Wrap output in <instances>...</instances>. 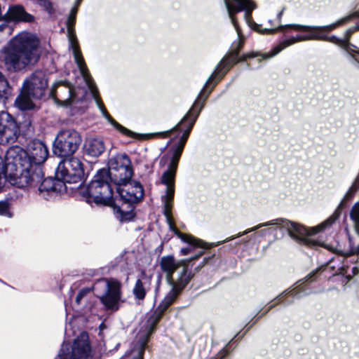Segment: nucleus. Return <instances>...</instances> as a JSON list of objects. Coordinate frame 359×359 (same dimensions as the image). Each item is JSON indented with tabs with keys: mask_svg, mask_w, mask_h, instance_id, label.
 Instances as JSON below:
<instances>
[{
	"mask_svg": "<svg viewBox=\"0 0 359 359\" xmlns=\"http://www.w3.org/2000/svg\"><path fill=\"white\" fill-rule=\"evenodd\" d=\"M224 1L229 17L237 32L238 40L237 42L233 43V46L234 47L233 49L217 65L215 70L208 77L203 88L201 90L193 105L182 120L171 130L159 133L163 137H168L174 131L183 130V133L180 139L170 149L172 153L171 159L167 168L163 172L161 180H175L178 162L183 149L190 132L204 107L205 102L217 82L223 79L234 65L238 62L237 58L244 44L245 39L236 22L235 14L244 11V17L247 23L253 30L259 33L254 29L255 22L250 21L251 13L256 7L253 1L251 0H224Z\"/></svg>",
	"mask_w": 359,
	"mask_h": 359,
	"instance_id": "f257e3e1",
	"label": "nucleus"
},
{
	"mask_svg": "<svg viewBox=\"0 0 359 359\" xmlns=\"http://www.w3.org/2000/svg\"><path fill=\"white\" fill-rule=\"evenodd\" d=\"M165 186V194L161 196V201L163 205V215L166 219V222L170 231H172L183 242L188 243L190 246L182 248L180 250L182 255H188L194 247L201 248H210L212 246H217L226 242L230 241L234 238L243 236L248 233L255 231L263 226H276L280 230H285L289 236L294 240L310 247L321 246L326 248V244L311 238V236L323 231L326 228V220L322 224L307 229L305 226L290 221L284 218H277L267 222L261 223L258 225L246 229L243 232H239L237 235L226 238L224 241L212 243L208 245L202 240L198 239L191 235L181 233L175 226L174 219L172 215V209L173 206L175 194V181H161Z\"/></svg>",
	"mask_w": 359,
	"mask_h": 359,
	"instance_id": "f03ea898",
	"label": "nucleus"
},
{
	"mask_svg": "<svg viewBox=\"0 0 359 359\" xmlns=\"http://www.w3.org/2000/svg\"><path fill=\"white\" fill-rule=\"evenodd\" d=\"M203 253L202 250L198 255L189 259L176 260L172 256L161 257V269L165 273L167 282L171 286V290L149 318L145 331L140 334L137 344L131 351L133 359H142L149 338L155 330L163 313L175 302L194 277V273L191 271H188L189 262L198 259Z\"/></svg>",
	"mask_w": 359,
	"mask_h": 359,
	"instance_id": "7ed1b4c3",
	"label": "nucleus"
},
{
	"mask_svg": "<svg viewBox=\"0 0 359 359\" xmlns=\"http://www.w3.org/2000/svg\"><path fill=\"white\" fill-rule=\"evenodd\" d=\"M48 156V147L37 139L30 140L26 150L19 146L10 147L6 153V162L4 164L5 180H43L41 165Z\"/></svg>",
	"mask_w": 359,
	"mask_h": 359,
	"instance_id": "20e7f679",
	"label": "nucleus"
},
{
	"mask_svg": "<svg viewBox=\"0 0 359 359\" xmlns=\"http://www.w3.org/2000/svg\"><path fill=\"white\" fill-rule=\"evenodd\" d=\"M41 42L34 34L22 32L11 38L0 50V67L8 74L25 72L39 61Z\"/></svg>",
	"mask_w": 359,
	"mask_h": 359,
	"instance_id": "39448f33",
	"label": "nucleus"
},
{
	"mask_svg": "<svg viewBox=\"0 0 359 359\" xmlns=\"http://www.w3.org/2000/svg\"><path fill=\"white\" fill-rule=\"evenodd\" d=\"M83 181L75 193L88 203L94 202L97 205H109L112 203L113 190L116 181ZM70 189H74V187Z\"/></svg>",
	"mask_w": 359,
	"mask_h": 359,
	"instance_id": "423d86ee",
	"label": "nucleus"
},
{
	"mask_svg": "<svg viewBox=\"0 0 359 359\" xmlns=\"http://www.w3.org/2000/svg\"><path fill=\"white\" fill-rule=\"evenodd\" d=\"M94 290L105 309L118 311L121 300V284L114 278H101L94 285Z\"/></svg>",
	"mask_w": 359,
	"mask_h": 359,
	"instance_id": "0eeeda50",
	"label": "nucleus"
},
{
	"mask_svg": "<svg viewBox=\"0 0 359 359\" xmlns=\"http://www.w3.org/2000/svg\"><path fill=\"white\" fill-rule=\"evenodd\" d=\"M260 25L255 23L254 29L257 30L261 34H273L279 31H283L285 28H292L297 31L304 30L309 32L308 34H305L306 41H328L332 43H343L342 41L339 40V38L332 35L327 36L324 29H316V28H308L318 27V25H304L300 24H287L280 25L276 28H264L262 29Z\"/></svg>",
	"mask_w": 359,
	"mask_h": 359,
	"instance_id": "6e6552de",
	"label": "nucleus"
},
{
	"mask_svg": "<svg viewBox=\"0 0 359 359\" xmlns=\"http://www.w3.org/2000/svg\"><path fill=\"white\" fill-rule=\"evenodd\" d=\"M81 142V137L76 130H60L53 143V153L62 158L72 157L79 149Z\"/></svg>",
	"mask_w": 359,
	"mask_h": 359,
	"instance_id": "1a4fd4ad",
	"label": "nucleus"
},
{
	"mask_svg": "<svg viewBox=\"0 0 359 359\" xmlns=\"http://www.w3.org/2000/svg\"><path fill=\"white\" fill-rule=\"evenodd\" d=\"M56 359H93L88 334L81 333L74 339L71 348L68 344L64 342Z\"/></svg>",
	"mask_w": 359,
	"mask_h": 359,
	"instance_id": "9d476101",
	"label": "nucleus"
},
{
	"mask_svg": "<svg viewBox=\"0 0 359 359\" xmlns=\"http://www.w3.org/2000/svg\"><path fill=\"white\" fill-rule=\"evenodd\" d=\"M89 170L90 168H85L79 158L72 157L67 163V165L62 161L59 163L54 177H48L44 180H66V177L87 180Z\"/></svg>",
	"mask_w": 359,
	"mask_h": 359,
	"instance_id": "9b49d317",
	"label": "nucleus"
},
{
	"mask_svg": "<svg viewBox=\"0 0 359 359\" xmlns=\"http://www.w3.org/2000/svg\"><path fill=\"white\" fill-rule=\"evenodd\" d=\"M81 1L82 0H76L75 5L73 8H72L67 19L66 26L67 29V37L69 40V48L72 50L74 58L78 66V68L82 69L81 71L83 72L85 61L79 46L74 29L78 7L80 5Z\"/></svg>",
	"mask_w": 359,
	"mask_h": 359,
	"instance_id": "f8f14e48",
	"label": "nucleus"
},
{
	"mask_svg": "<svg viewBox=\"0 0 359 359\" xmlns=\"http://www.w3.org/2000/svg\"><path fill=\"white\" fill-rule=\"evenodd\" d=\"M48 85L46 72L36 69L23 81L22 87L34 100L41 99L45 95Z\"/></svg>",
	"mask_w": 359,
	"mask_h": 359,
	"instance_id": "ddd939ff",
	"label": "nucleus"
},
{
	"mask_svg": "<svg viewBox=\"0 0 359 359\" xmlns=\"http://www.w3.org/2000/svg\"><path fill=\"white\" fill-rule=\"evenodd\" d=\"M109 169L112 170L115 180H133L135 176L134 167L126 154H117L108 161Z\"/></svg>",
	"mask_w": 359,
	"mask_h": 359,
	"instance_id": "4468645a",
	"label": "nucleus"
},
{
	"mask_svg": "<svg viewBox=\"0 0 359 359\" xmlns=\"http://www.w3.org/2000/svg\"><path fill=\"white\" fill-rule=\"evenodd\" d=\"M20 134L15 119L7 111L0 112V144L14 143Z\"/></svg>",
	"mask_w": 359,
	"mask_h": 359,
	"instance_id": "2eb2a0df",
	"label": "nucleus"
},
{
	"mask_svg": "<svg viewBox=\"0 0 359 359\" xmlns=\"http://www.w3.org/2000/svg\"><path fill=\"white\" fill-rule=\"evenodd\" d=\"M123 201L128 203L140 201L144 196V189L139 181H119L114 184Z\"/></svg>",
	"mask_w": 359,
	"mask_h": 359,
	"instance_id": "dca6fc26",
	"label": "nucleus"
},
{
	"mask_svg": "<svg viewBox=\"0 0 359 359\" xmlns=\"http://www.w3.org/2000/svg\"><path fill=\"white\" fill-rule=\"evenodd\" d=\"M39 194L46 200H49L57 194L67 191V183L72 184L78 181H39Z\"/></svg>",
	"mask_w": 359,
	"mask_h": 359,
	"instance_id": "f3484780",
	"label": "nucleus"
},
{
	"mask_svg": "<svg viewBox=\"0 0 359 359\" xmlns=\"http://www.w3.org/2000/svg\"><path fill=\"white\" fill-rule=\"evenodd\" d=\"M325 267L321 266L316 270L311 272L308 274L304 279L299 280L297 283H295L294 287L292 289H287L285 290L283 293L278 295L276 299H277L279 302H286L287 304L291 303V302H287L285 299V296L290 295L297 298L302 297L303 295H307L309 293L305 291L304 284L305 282H313L315 280L314 277L318 274Z\"/></svg>",
	"mask_w": 359,
	"mask_h": 359,
	"instance_id": "a211bd4d",
	"label": "nucleus"
},
{
	"mask_svg": "<svg viewBox=\"0 0 359 359\" xmlns=\"http://www.w3.org/2000/svg\"><path fill=\"white\" fill-rule=\"evenodd\" d=\"M6 21H22L32 22L34 21V16L27 13L24 7L20 5L8 8L7 12L2 16Z\"/></svg>",
	"mask_w": 359,
	"mask_h": 359,
	"instance_id": "6ab92c4d",
	"label": "nucleus"
},
{
	"mask_svg": "<svg viewBox=\"0 0 359 359\" xmlns=\"http://www.w3.org/2000/svg\"><path fill=\"white\" fill-rule=\"evenodd\" d=\"M151 276H147L144 271L141 272L140 276L137 279L133 288V294L135 299L142 301L145 298L147 291L150 288Z\"/></svg>",
	"mask_w": 359,
	"mask_h": 359,
	"instance_id": "aec40b11",
	"label": "nucleus"
},
{
	"mask_svg": "<svg viewBox=\"0 0 359 359\" xmlns=\"http://www.w3.org/2000/svg\"><path fill=\"white\" fill-rule=\"evenodd\" d=\"M305 41H306L305 34L297 35L295 36H292L290 39H284L283 41L280 42L277 46H276L271 53L262 54V57L264 60L271 58L275 55H278L285 48L292 46L296 43Z\"/></svg>",
	"mask_w": 359,
	"mask_h": 359,
	"instance_id": "412c9836",
	"label": "nucleus"
},
{
	"mask_svg": "<svg viewBox=\"0 0 359 359\" xmlns=\"http://www.w3.org/2000/svg\"><path fill=\"white\" fill-rule=\"evenodd\" d=\"M83 67H85V68H83V72L81 71L82 69H79V72L81 73V75L82 76V77H83V80L85 81L86 85L88 86V88L90 90L92 95H93V98L95 99V101L98 108L100 109V111H103L106 109L98 96V91L95 86V83L93 82V78L91 77V76L89 74V71H88V69L86 63L84 64Z\"/></svg>",
	"mask_w": 359,
	"mask_h": 359,
	"instance_id": "4be33fe9",
	"label": "nucleus"
},
{
	"mask_svg": "<svg viewBox=\"0 0 359 359\" xmlns=\"http://www.w3.org/2000/svg\"><path fill=\"white\" fill-rule=\"evenodd\" d=\"M83 67H85V68H83V72L81 71L82 69H79V72L81 73V75L82 76V77H83V80L85 81L86 85L88 86V88L90 90L92 95H93V98L95 99V101L98 108L100 109V111H103L106 109L98 96V91L95 86V83L93 82V78L91 77V76L89 74V71H88V69L86 63L84 64Z\"/></svg>",
	"mask_w": 359,
	"mask_h": 359,
	"instance_id": "5701e85b",
	"label": "nucleus"
},
{
	"mask_svg": "<svg viewBox=\"0 0 359 359\" xmlns=\"http://www.w3.org/2000/svg\"><path fill=\"white\" fill-rule=\"evenodd\" d=\"M32 99H34L32 96L28 94L26 89L22 86L20 93L15 98V105L22 111L32 109L34 107Z\"/></svg>",
	"mask_w": 359,
	"mask_h": 359,
	"instance_id": "b1692460",
	"label": "nucleus"
},
{
	"mask_svg": "<svg viewBox=\"0 0 359 359\" xmlns=\"http://www.w3.org/2000/svg\"><path fill=\"white\" fill-rule=\"evenodd\" d=\"M105 151L103 140L93 139L90 140L86 147V154L92 157H98Z\"/></svg>",
	"mask_w": 359,
	"mask_h": 359,
	"instance_id": "393cba45",
	"label": "nucleus"
},
{
	"mask_svg": "<svg viewBox=\"0 0 359 359\" xmlns=\"http://www.w3.org/2000/svg\"><path fill=\"white\" fill-rule=\"evenodd\" d=\"M357 30H359V25H355L353 27H351V28L346 29L344 33V39L339 38V40L342 41L343 43L341 44H340V43H335V44L339 46V47L342 48L343 49H344L348 54L352 55V53L355 52L353 50V48H355V46L354 45L351 44L349 42V41H350V38H351L352 34Z\"/></svg>",
	"mask_w": 359,
	"mask_h": 359,
	"instance_id": "a878e982",
	"label": "nucleus"
},
{
	"mask_svg": "<svg viewBox=\"0 0 359 359\" xmlns=\"http://www.w3.org/2000/svg\"><path fill=\"white\" fill-rule=\"evenodd\" d=\"M135 176L140 178L149 177L153 172V167L151 164L142 161H138L134 166Z\"/></svg>",
	"mask_w": 359,
	"mask_h": 359,
	"instance_id": "bb28decb",
	"label": "nucleus"
},
{
	"mask_svg": "<svg viewBox=\"0 0 359 359\" xmlns=\"http://www.w3.org/2000/svg\"><path fill=\"white\" fill-rule=\"evenodd\" d=\"M12 88L5 76L0 72V102L5 103L11 95Z\"/></svg>",
	"mask_w": 359,
	"mask_h": 359,
	"instance_id": "cd10ccee",
	"label": "nucleus"
},
{
	"mask_svg": "<svg viewBox=\"0 0 359 359\" xmlns=\"http://www.w3.org/2000/svg\"><path fill=\"white\" fill-rule=\"evenodd\" d=\"M63 86L65 93L67 95L66 100H69L72 98V89L69 86V84L68 82L65 81H60L55 83L53 88L50 90V94L53 96H56L57 93H59L58 89L59 88Z\"/></svg>",
	"mask_w": 359,
	"mask_h": 359,
	"instance_id": "c85d7f7f",
	"label": "nucleus"
},
{
	"mask_svg": "<svg viewBox=\"0 0 359 359\" xmlns=\"http://www.w3.org/2000/svg\"><path fill=\"white\" fill-rule=\"evenodd\" d=\"M30 181H0V192L4 191L10 186L22 189H27L29 185Z\"/></svg>",
	"mask_w": 359,
	"mask_h": 359,
	"instance_id": "c756f323",
	"label": "nucleus"
},
{
	"mask_svg": "<svg viewBox=\"0 0 359 359\" xmlns=\"http://www.w3.org/2000/svg\"><path fill=\"white\" fill-rule=\"evenodd\" d=\"M105 118L107 120V121L114 126V128H116L117 130L121 132L122 134L128 136V137H135V133L133 131L128 130V128H125L124 126H121L120 123L116 122L114 118L111 117V116L109 114L105 117Z\"/></svg>",
	"mask_w": 359,
	"mask_h": 359,
	"instance_id": "7c9ffc66",
	"label": "nucleus"
},
{
	"mask_svg": "<svg viewBox=\"0 0 359 359\" xmlns=\"http://www.w3.org/2000/svg\"><path fill=\"white\" fill-rule=\"evenodd\" d=\"M93 180H115L112 170L107 168H102L99 169L95 175L93 176Z\"/></svg>",
	"mask_w": 359,
	"mask_h": 359,
	"instance_id": "2f4dec72",
	"label": "nucleus"
},
{
	"mask_svg": "<svg viewBox=\"0 0 359 359\" xmlns=\"http://www.w3.org/2000/svg\"><path fill=\"white\" fill-rule=\"evenodd\" d=\"M348 22V18H342L338 20H337L336 22H333V23H331L330 25H323V26H321V27H315L314 28H316V29H325V32H331L335 29H337V27L346 24Z\"/></svg>",
	"mask_w": 359,
	"mask_h": 359,
	"instance_id": "473e14b6",
	"label": "nucleus"
},
{
	"mask_svg": "<svg viewBox=\"0 0 359 359\" xmlns=\"http://www.w3.org/2000/svg\"><path fill=\"white\" fill-rule=\"evenodd\" d=\"M33 2L46 11L49 15L54 13L55 10L50 0H33Z\"/></svg>",
	"mask_w": 359,
	"mask_h": 359,
	"instance_id": "72a5a7b5",
	"label": "nucleus"
},
{
	"mask_svg": "<svg viewBox=\"0 0 359 359\" xmlns=\"http://www.w3.org/2000/svg\"><path fill=\"white\" fill-rule=\"evenodd\" d=\"M0 215L12 217L13 215L9 211L8 204L6 202L0 201Z\"/></svg>",
	"mask_w": 359,
	"mask_h": 359,
	"instance_id": "f704fd0d",
	"label": "nucleus"
},
{
	"mask_svg": "<svg viewBox=\"0 0 359 359\" xmlns=\"http://www.w3.org/2000/svg\"><path fill=\"white\" fill-rule=\"evenodd\" d=\"M90 292L89 288H83L77 294L75 302L77 304H80L82 299Z\"/></svg>",
	"mask_w": 359,
	"mask_h": 359,
	"instance_id": "c9c22d12",
	"label": "nucleus"
},
{
	"mask_svg": "<svg viewBox=\"0 0 359 359\" xmlns=\"http://www.w3.org/2000/svg\"><path fill=\"white\" fill-rule=\"evenodd\" d=\"M257 55H258V54L255 53H250L244 54L241 57H238L237 61H238V62H245L248 58L255 57Z\"/></svg>",
	"mask_w": 359,
	"mask_h": 359,
	"instance_id": "e433bc0d",
	"label": "nucleus"
},
{
	"mask_svg": "<svg viewBox=\"0 0 359 359\" xmlns=\"http://www.w3.org/2000/svg\"><path fill=\"white\" fill-rule=\"evenodd\" d=\"M6 177V176L4 168L3 159L0 156V180H5Z\"/></svg>",
	"mask_w": 359,
	"mask_h": 359,
	"instance_id": "4c0bfd02",
	"label": "nucleus"
},
{
	"mask_svg": "<svg viewBox=\"0 0 359 359\" xmlns=\"http://www.w3.org/2000/svg\"><path fill=\"white\" fill-rule=\"evenodd\" d=\"M229 354L227 346L223 348L217 355V359H223Z\"/></svg>",
	"mask_w": 359,
	"mask_h": 359,
	"instance_id": "58836bf2",
	"label": "nucleus"
},
{
	"mask_svg": "<svg viewBox=\"0 0 359 359\" xmlns=\"http://www.w3.org/2000/svg\"><path fill=\"white\" fill-rule=\"evenodd\" d=\"M344 18H348V22L355 18H359V11H355L354 13L345 16Z\"/></svg>",
	"mask_w": 359,
	"mask_h": 359,
	"instance_id": "ea45409f",
	"label": "nucleus"
},
{
	"mask_svg": "<svg viewBox=\"0 0 359 359\" xmlns=\"http://www.w3.org/2000/svg\"><path fill=\"white\" fill-rule=\"evenodd\" d=\"M285 11V8H283L280 12H278L276 15V19L278 20V22H281V20H282V16H283V12Z\"/></svg>",
	"mask_w": 359,
	"mask_h": 359,
	"instance_id": "a19ab883",
	"label": "nucleus"
},
{
	"mask_svg": "<svg viewBox=\"0 0 359 359\" xmlns=\"http://www.w3.org/2000/svg\"><path fill=\"white\" fill-rule=\"evenodd\" d=\"M120 212L121 215V219H127L128 218V216L130 217L133 215L132 212H128L127 214L125 215L121 210H120Z\"/></svg>",
	"mask_w": 359,
	"mask_h": 359,
	"instance_id": "79ce46f5",
	"label": "nucleus"
},
{
	"mask_svg": "<svg viewBox=\"0 0 359 359\" xmlns=\"http://www.w3.org/2000/svg\"><path fill=\"white\" fill-rule=\"evenodd\" d=\"M352 273L353 276H356L359 273V268L358 266H354L352 268Z\"/></svg>",
	"mask_w": 359,
	"mask_h": 359,
	"instance_id": "37998d69",
	"label": "nucleus"
},
{
	"mask_svg": "<svg viewBox=\"0 0 359 359\" xmlns=\"http://www.w3.org/2000/svg\"><path fill=\"white\" fill-rule=\"evenodd\" d=\"M6 29H9V27H8L7 25H6L5 23H2V24L0 25V32H2V31H4Z\"/></svg>",
	"mask_w": 359,
	"mask_h": 359,
	"instance_id": "c03bdc74",
	"label": "nucleus"
},
{
	"mask_svg": "<svg viewBox=\"0 0 359 359\" xmlns=\"http://www.w3.org/2000/svg\"><path fill=\"white\" fill-rule=\"evenodd\" d=\"M204 264H205V262H203V264H202L199 265L198 266H197V267L196 268V271H198L201 268H202V267H203V266Z\"/></svg>",
	"mask_w": 359,
	"mask_h": 359,
	"instance_id": "a18cd8bd",
	"label": "nucleus"
},
{
	"mask_svg": "<svg viewBox=\"0 0 359 359\" xmlns=\"http://www.w3.org/2000/svg\"><path fill=\"white\" fill-rule=\"evenodd\" d=\"M355 62V65H356V67L359 70V62L357 61L356 60H354Z\"/></svg>",
	"mask_w": 359,
	"mask_h": 359,
	"instance_id": "49530a36",
	"label": "nucleus"
},
{
	"mask_svg": "<svg viewBox=\"0 0 359 359\" xmlns=\"http://www.w3.org/2000/svg\"><path fill=\"white\" fill-rule=\"evenodd\" d=\"M109 114L107 111H106V112H104V114L102 116L105 118V117H106L107 116H108Z\"/></svg>",
	"mask_w": 359,
	"mask_h": 359,
	"instance_id": "de8ad7c7",
	"label": "nucleus"
},
{
	"mask_svg": "<svg viewBox=\"0 0 359 359\" xmlns=\"http://www.w3.org/2000/svg\"><path fill=\"white\" fill-rule=\"evenodd\" d=\"M268 22H269L271 25H273V20H268Z\"/></svg>",
	"mask_w": 359,
	"mask_h": 359,
	"instance_id": "09e8293b",
	"label": "nucleus"
},
{
	"mask_svg": "<svg viewBox=\"0 0 359 359\" xmlns=\"http://www.w3.org/2000/svg\"><path fill=\"white\" fill-rule=\"evenodd\" d=\"M232 82H230L227 85H226V89L231 86Z\"/></svg>",
	"mask_w": 359,
	"mask_h": 359,
	"instance_id": "8fccbe9b",
	"label": "nucleus"
},
{
	"mask_svg": "<svg viewBox=\"0 0 359 359\" xmlns=\"http://www.w3.org/2000/svg\"><path fill=\"white\" fill-rule=\"evenodd\" d=\"M274 306H275V304H272L271 306H270L269 309L273 308Z\"/></svg>",
	"mask_w": 359,
	"mask_h": 359,
	"instance_id": "3c124183",
	"label": "nucleus"
},
{
	"mask_svg": "<svg viewBox=\"0 0 359 359\" xmlns=\"http://www.w3.org/2000/svg\"><path fill=\"white\" fill-rule=\"evenodd\" d=\"M106 111H107V110L105 109V110H104L103 111H101V113H102V114L103 115V114H104V112H106Z\"/></svg>",
	"mask_w": 359,
	"mask_h": 359,
	"instance_id": "603ef678",
	"label": "nucleus"
},
{
	"mask_svg": "<svg viewBox=\"0 0 359 359\" xmlns=\"http://www.w3.org/2000/svg\"><path fill=\"white\" fill-rule=\"evenodd\" d=\"M170 143V141H168L167 144H166V147Z\"/></svg>",
	"mask_w": 359,
	"mask_h": 359,
	"instance_id": "864d4df0",
	"label": "nucleus"
},
{
	"mask_svg": "<svg viewBox=\"0 0 359 359\" xmlns=\"http://www.w3.org/2000/svg\"><path fill=\"white\" fill-rule=\"evenodd\" d=\"M160 280H161V276H158V281L159 282V281H160Z\"/></svg>",
	"mask_w": 359,
	"mask_h": 359,
	"instance_id": "5fc2aeb1",
	"label": "nucleus"
}]
</instances>
